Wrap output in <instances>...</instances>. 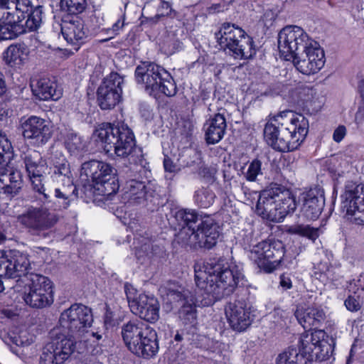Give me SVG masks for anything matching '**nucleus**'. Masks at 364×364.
I'll return each mask as SVG.
<instances>
[{"label":"nucleus","mask_w":364,"mask_h":364,"mask_svg":"<svg viewBox=\"0 0 364 364\" xmlns=\"http://www.w3.org/2000/svg\"><path fill=\"white\" fill-rule=\"evenodd\" d=\"M194 272V292L175 283L167 288V299L179 307V318L184 324L195 323L197 306H208L230 295L244 279L238 266H225L213 259L196 263Z\"/></svg>","instance_id":"1"},{"label":"nucleus","mask_w":364,"mask_h":364,"mask_svg":"<svg viewBox=\"0 0 364 364\" xmlns=\"http://www.w3.org/2000/svg\"><path fill=\"white\" fill-rule=\"evenodd\" d=\"M309 132V121L301 114L290 110L271 117L264 129L267 143L282 152L296 149Z\"/></svg>","instance_id":"2"},{"label":"nucleus","mask_w":364,"mask_h":364,"mask_svg":"<svg viewBox=\"0 0 364 364\" xmlns=\"http://www.w3.org/2000/svg\"><path fill=\"white\" fill-rule=\"evenodd\" d=\"M95 134L103 144L107 154L129 157L133 164L132 168L139 174L145 173L148 163L144 159L142 151L136 146L135 137L132 130L124 122L102 123L95 131Z\"/></svg>","instance_id":"3"},{"label":"nucleus","mask_w":364,"mask_h":364,"mask_svg":"<svg viewBox=\"0 0 364 364\" xmlns=\"http://www.w3.org/2000/svg\"><path fill=\"white\" fill-rule=\"evenodd\" d=\"M175 217L183 225L178 235V240L182 245L194 249H211L216 245L219 230L213 218L205 217L195 230L193 225L198 220L199 217L196 210L181 209L176 213Z\"/></svg>","instance_id":"4"},{"label":"nucleus","mask_w":364,"mask_h":364,"mask_svg":"<svg viewBox=\"0 0 364 364\" xmlns=\"http://www.w3.org/2000/svg\"><path fill=\"white\" fill-rule=\"evenodd\" d=\"M93 321L92 311L81 304H74L64 310L59 318V326L53 330H58L59 336L77 342H96L102 335L89 328Z\"/></svg>","instance_id":"5"},{"label":"nucleus","mask_w":364,"mask_h":364,"mask_svg":"<svg viewBox=\"0 0 364 364\" xmlns=\"http://www.w3.org/2000/svg\"><path fill=\"white\" fill-rule=\"evenodd\" d=\"M121 334L125 346L136 356L150 359L158 353L157 333L147 323L139 320L130 321L122 326Z\"/></svg>","instance_id":"6"},{"label":"nucleus","mask_w":364,"mask_h":364,"mask_svg":"<svg viewBox=\"0 0 364 364\" xmlns=\"http://www.w3.org/2000/svg\"><path fill=\"white\" fill-rule=\"evenodd\" d=\"M257 196L256 211L258 215L273 222H281L296 208L293 193L283 186H276L262 191Z\"/></svg>","instance_id":"7"},{"label":"nucleus","mask_w":364,"mask_h":364,"mask_svg":"<svg viewBox=\"0 0 364 364\" xmlns=\"http://www.w3.org/2000/svg\"><path fill=\"white\" fill-rule=\"evenodd\" d=\"M137 83L144 85L150 95L161 92L167 97L176 95L175 82L171 74L161 66L150 62H144L135 70Z\"/></svg>","instance_id":"8"},{"label":"nucleus","mask_w":364,"mask_h":364,"mask_svg":"<svg viewBox=\"0 0 364 364\" xmlns=\"http://www.w3.org/2000/svg\"><path fill=\"white\" fill-rule=\"evenodd\" d=\"M215 38L220 48L228 49L235 58L249 59L255 54L252 39L234 24L223 23Z\"/></svg>","instance_id":"9"},{"label":"nucleus","mask_w":364,"mask_h":364,"mask_svg":"<svg viewBox=\"0 0 364 364\" xmlns=\"http://www.w3.org/2000/svg\"><path fill=\"white\" fill-rule=\"evenodd\" d=\"M81 175L92 180V188L97 195L109 196L119 189L116 170L107 163L97 160L85 162L82 165Z\"/></svg>","instance_id":"10"},{"label":"nucleus","mask_w":364,"mask_h":364,"mask_svg":"<svg viewBox=\"0 0 364 364\" xmlns=\"http://www.w3.org/2000/svg\"><path fill=\"white\" fill-rule=\"evenodd\" d=\"M284 256L283 245L279 241L263 240L252 246L249 259L266 272H272L279 265Z\"/></svg>","instance_id":"11"},{"label":"nucleus","mask_w":364,"mask_h":364,"mask_svg":"<svg viewBox=\"0 0 364 364\" xmlns=\"http://www.w3.org/2000/svg\"><path fill=\"white\" fill-rule=\"evenodd\" d=\"M341 208L348 220L364 225V185L347 181L341 195Z\"/></svg>","instance_id":"12"},{"label":"nucleus","mask_w":364,"mask_h":364,"mask_svg":"<svg viewBox=\"0 0 364 364\" xmlns=\"http://www.w3.org/2000/svg\"><path fill=\"white\" fill-rule=\"evenodd\" d=\"M311 38L306 31L297 26H287L278 34V48L281 57L291 60L309 46Z\"/></svg>","instance_id":"13"},{"label":"nucleus","mask_w":364,"mask_h":364,"mask_svg":"<svg viewBox=\"0 0 364 364\" xmlns=\"http://www.w3.org/2000/svg\"><path fill=\"white\" fill-rule=\"evenodd\" d=\"M26 290L23 299L26 304L43 308L53 302V291L51 281L46 277L31 273L26 281Z\"/></svg>","instance_id":"14"},{"label":"nucleus","mask_w":364,"mask_h":364,"mask_svg":"<svg viewBox=\"0 0 364 364\" xmlns=\"http://www.w3.org/2000/svg\"><path fill=\"white\" fill-rule=\"evenodd\" d=\"M129 306L133 314L151 323L159 318V304L157 299L145 294H138L137 290L131 284L124 285Z\"/></svg>","instance_id":"15"},{"label":"nucleus","mask_w":364,"mask_h":364,"mask_svg":"<svg viewBox=\"0 0 364 364\" xmlns=\"http://www.w3.org/2000/svg\"><path fill=\"white\" fill-rule=\"evenodd\" d=\"M41 204V207H29L18 217V223L33 234L39 235L42 231L53 227L58 220L56 215L48 210L47 205Z\"/></svg>","instance_id":"16"},{"label":"nucleus","mask_w":364,"mask_h":364,"mask_svg":"<svg viewBox=\"0 0 364 364\" xmlns=\"http://www.w3.org/2000/svg\"><path fill=\"white\" fill-rule=\"evenodd\" d=\"M51 342L43 348L40 364H63L74 352L73 341L59 336L58 330L50 332Z\"/></svg>","instance_id":"17"},{"label":"nucleus","mask_w":364,"mask_h":364,"mask_svg":"<svg viewBox=\"0 0 364 364\" xmlns=\"http://www.w3.org/2000/svg\"><path fill=\"white\" fill-rule=\"evenodd\" d=\"M291 60L297 70L307 75L317 73L326 62L324 51L316 41H311L309 46Z\"/></svg>","instance_id":"18"},{"label":"nucleus","mask_w":364,"mask_h":364,"mask_svg":"<svg viewBox=\"0 0 364 364\" xmlns=\"http://www.w3.org/2000/svg\"><path fill=\"white\" fill-rule=\"evenodd\" d=\"M124 78L117 73H110L97 89V102L102 109H111L120 101Z\"/></svg>","instance_id":"19"},{"label":"nucleus","mask_w":364,"mask_h":364,"mask_svg":"<svg viewBox=\"0 0 364 364\" xmlns=\"http://www.w3.org/2000/svg\"><path fill=\"white\" fill-rule=\"evenodd\" d=\"M21 129L23 137L38 146L46 144L51 137L49 123L37 116L21 119Z\"/></svg>","instance_id":"20"},{"label":"nucleus","mask_w":364,"mask_h":364,"mask_svg":"<svg viewBox=\"0 0 364 364\" xmlns=\"http://www.w3.org/2000/svg\"><path fill=\"white\" fill-rule=\"evenodd\" d=\"M61 33L67 43L77 50L80 46L85 43L89 31L83 21L75 16L63 20Z\"/></svg>","instance_id":"21"},{"label":"nucleus","mask_w":364,"mask_h":364,"mask_svg":"<svg viewBox=\"0 0 364 364\" xmlns=\"http://www.w3.org/2000/svg\"><path fill=\"white\" fill-rule=\"evenodd\" d=\"M225 311L230 326L237 332L245 331L253 321L250 309L242 301L230 302L226 305Z\"/></svg>","instance_id":"22"},{"label":"nucleus","mask_w":364,"mask_h":364,"mask_svg":"<svg viewBox=\"0 0 364 364\" xmlns=\"http://www.w3.org/2000/svg\"><path fill=\"white\" fill-rule=\"evenodd\" d=\"M131 215L129 214L128 218L124 216L123 223L127 225L133 233L136 234L133 243L135 255L137 259L143 263L146 258H149L154 253V249L151 245V239L141 233L142 230L139 218L136 217L132 218Z\"/></svg>","instance_id":"23"},{"label":"nucleus","mask_w":364,"mask_h":364,"mask_svg":"<svg viewBox=\"0 0 364 364\" xmlns=\"http://www.w3.org/2000/svg\"><path fill=\"white\" fill-rule=\"evenodd\" d=\"M131 215L129 214L128 218L124 216L123 223L127 225L133 233L136 234L133 243L135 255L137 259L143 263L146 258H149L154 253V249L151 245V239L141 233L142 230L139 218L136 217L132 218Z\"/></svg>","instance_id":"24"},{"label":"nucleus","mask_w":364,"mask_h":364,"mask_svg":"<svg viewBox=\"0 0 364 364\" xmlns=\"http://www.w3.org/2000/svg\"><path fill=\"white\" fill-rule=\"evenodd\" d=\"M31 9L30 0H0V23H19Z\"/></svg>","instance_id":"25"},{"label":"nucleus","mask_w":364,"mask_h":364,"mask_svg":"<svg viewBox=\"0 0 364 364\" xmlns=\"http://www.w3.org/2000/svg\"><path fill=\"white\" fill-rule=\"evenodd\" d=\"M302 201L301 215L307 220H316L324 207L323 192L317 188L311 189L303 193Z\"/></svg>","instance_id":"26"},{"label":"nucleus","mask_w":364,"mask_h":364,"mask_svg":"<svg viewBox=\"0 0 364 364\" xmlns=\"http://www.w3.org/2000/svg\"><path fill=\"white\" fill-rule=\"evenodd\" d=\"M6 255L8 263L11 266L9 277L16 278L23 276L25 282L28 280V277L31 274L28 272L30 267L28 255L16 250H11L6 252Z\"/></svg>","instance_id":"27"},{"label":"nucleus","mask_w":364,"mask_h":364,"mask_svg":"<svg viewBox=\"0 0 364 364\" xmlns=\"http://www.w3.org/2000/svg\"><path fill=\"white\" fill-rule=\"evenodd\" d=\"M302 350L311 356V360L314 356L319 361L327 360L329 356L331 346L326 342L319 341L316 335L311 333L309 337L306 335L301 341Z\"/></svg>","instance_id":"28"},{"label":"nucleus","mask_w":364,"mask_h":364,"mask_svg":"<svg viewBox=\"0 0 364 364\" xmlns=\"http://www.w3.org/2000/svg\"><path fill=\"white\" fill-rule=\"evenodd\" d=\"M227 124L223 114H215L204 124L205 140L209 144L218 143L224 136Z\"/></svg>","instance_id":"29"},{"label":"nucleus","mask_w":364,"mask_h":364,"mask_svg":"<svg viewBox=\"0 0 364 364\" xmlns=\"http://www.w3.org/2000/svg\"><path fill=\"white\" fill-rule=\"evenodd\" d=\"M295 316L304 329H312L318 328L324 320L325 313L321 309L315 306L297 308Z\"/></svg>","instance_id":"30"},{"label":"nucleus","mask_w":364,"mask_h":364,"mask_svg":"<svg viewBox=\"0 0 364 364\" xmlns=\"http://www.w3.org/2000/svg\"><path fill=\"white\" fill-rule=\"evenodd\" d=\"M33 95L40 100H57L61 96L60 90H58L56 83L47 77H43L31 84Z\"/></svg>","instance_id":"31"},{"label":"nucleus","mask_w":364,"mask_h":364,"mask_svg":"<svg viewBox=\"0 0 364 364\" xmlns=\"http://www.w3.org/2000/svg\"><path fill=\"white\" fill-rule=\"evenodd\" d=\"M21 188V176L18 171L0 168V193L14 196Z\"/></svg>","instance_id":"32"},{"label":"nucleus","mask_w":364,"mask_h":364,"mask_svg":"<svg viewBox=\"0 0 364 364\" xmlns=\"http://www.w3.org/2000/svg\"><path fill=\"white\" fill-rule=\"evenodd\" d=\"M276 364H311V358L301 346L300 350L289 348L278 355Z\"/></svg>","instance_id":"33"},{"label":"nucleus","mask_w":364,"mask_h":364,"mask_svg":"<svg viewBox=\"0 0 364 364\" xmlns=\"http://www.w3.org/2000/svg\"><path fill=\"white\" fill-rule=\"evenodd\" d=\"M147 187L144 182L131 179L126 182L124 186V198L130 203H140L141 200L147 198Z\"/></svg>","instance_id":"34"},{"label":"nucleus","mask_w":364,"mask_h":364,"mask_svg":"<svg viewBox=\"0 0 364 364\" xmlns=\"http://www.w3.org/2000/svg\"><path fill=\"white\" fill-rule=\"evenodd\" d=\"M23 161L28 176L46 173L47 165L37 151H31L24 154Z\"/></svg>","instance_id":"35"},{"label":"nucleus","mask_w":364,"mask_h":364,"mask_svg":"<svg viewBox=\"0 0 364 364\" xmlns=\"http://www.w3.org/2000/svg\"><path fill=\"white\" fill-rule=\"evenodd\" d=\"M27 58V51L24 46L11 45L4 53V60L11 67H19Z\"/></svg>","instance_id":"36"},{"label":"nucleus","mask_w":364,"mask_h":364,"mask_svg":"<svg viewBox=\"0 0 364 364\" xmlns=\"http://www.w3.org/2000/svg\"><path fill=\"white\" fill-rule=\"evenodd\" d=\"M33 191L36 193V200L43 205H48L50 196L46 193L44 186L46 173L33 174L28 176Z\"/></svg>","instance_id":"37"},{"label":"nucleus","mask_w":364,"mask_h":364,"mask_svg":"<svg viewBox=\"0 0 364 364\" xmlns=\"http://www.w3.org/2000/svg\"><path fill=\"white\" fill-rule=\"evenodd\" d=\"M55 196L63 200L61 206L65 209L70 206L71 200L78 196V189L74 186L73 182H71L70 185L62 183L61 188L55 189Z\"/></svg>","instance_id":"38"},{"label":"nucleus","mask_w":364,"mask_h":364,"mask_svg":"<svg viewBox=\"0 0 364 364\" xmlns=\"http://www.w3.org/2000/svg\"><path fill=\"white\" fill-rule=\"evenodd\" d=\"M53 177L55 180L61 183L68 185L73 182L70 166L65 159H62L59 162L54 164Z\"/></svg>","instance_id":"39"},{"label":"nucleus","mask_w":364,"mask_h":364,"mask_svg":"<svg viewBox=\"0 0 364 364\" xmlns=\"http://www.w3.org/2000/svg\"><path fill=\"white\" fill-rule=\"evenodd\" d=\"M216 196L215 193L208 188H200L195 191L193 200L199 207L207 208L212 205Z\"/></svg>","instance_id":"40"},{"label":"nucleus","mask_w":364,"mask_h":364,"mask_svg":"<svg viewBox=\"0 0 364 364\" xmlns=\"http://www.w3.org/2000/svg\"><path fill=\"white\" fill-rule=\"evenodd\" d=\"M28 17L25 23V31H33L37 30L43 22L42 6L32 9L26 14Z\"/></svg>","instance_id":"41"},{"label":"nucleus","mask_w":364,"mask_h":364,"mask_svg":"<svg viewBox=\"0 0 364 364\" xmlns=\"http://www.w3.org/2000/svg\"><path fill=\"white\" fill-rule=\"evenodd\" d=\"M289 232L305 237L314 242L319 236V229L309 225H296L289 228Z\"/></svg>","instance_id":"42"},{"label":"nucleus","mask_w":364,"mask_h":364,"mask_svg":"<svg viewBox=\"0 0 364 364\" xmlns=\"http://www.w3.org/2000/svg\"><path fill=\"white\" fill-rule=\"evenodd\" d=\"M86 0H61V9L70 14L77 15L86 8Z\"/></svg>","instance_id":"43"},{"label":"nucleus","mask_w":364,"mask_h":364,"mask_svg":"<svg viewBox=\"0 0 364 364\" xmlns=\"http://www.w3.org/2000/svg\"><path fill=\"white\" fill-rule=\"evenodd\" d=\"M65 144L67 149L71 154H76L82 151L85 147V142L84 140L75 133L68 134Z\"/></svg>","instance_id":"44"},{"label":"nucleus","mask_w":364,"mask_h":364,"mask_svg":"<svg viewBox=\"0 0 364 364\" xmlns=\"http://www.w3.org/2000/svg\"><path fill=\"white\" fill-rule=\"evenodd\" d=\"M18 23H0V41L11 40L17 36L15 31Z\"/></svg>","instance_id":"45"},{"label":"nucleus","mask_w":364,"mask_h":364,"mask_svg":"<svg viewBox=\"0 0 364 364\" xmlns=\"http://www.w3.org/2000/svg\"><path fill=\"white\" fill-rule=\"evenodd\" d=\"M346 289L348 294L364 296V279H353L348 283Z\"/></svg>","instance_id":"46"},{"label":"nucleus","mask_w":364,"mask_h":364,"mask_svg":"<svg viewBox=\"0 0 364 364\" xmlns=\"http://www.w3.org/2000/svg\"><path fill=\"white\" fill-rule=\"evenodd\" d=\"M262 163L259 160L252 161L245 173V178L249 181H255L258 175L262 174Z\"/></svg>","instance_id":"47"},{"label":"nucleus","mask_w":364,"mask_h":364,"mask_svg":"<svg viewBox=\"0 0 364 364\" xmlns=\"http://www.w3.org/2000/svg\"><path fill=\"white\" fill-rule=\"evenodd\" d=\"M364 296H353L348 294V298L345 300L344 304L346 309L350 311H358L361 308V304Z\"/></svg>","instance_id":"48"},{"label":"nucleus","mask_w":364,"mask_h":364,"mask_svg":"<svg viewBox=\"0 0 364 364\" xmlns=\"http://www.w3.org/2000/svg\"><path fill=\"white\" fill-rule=\"evenodd\" d=\"M6 254L4 257H0V278L4 277L10 278L9 272H11V266H9Z\"/></svg>","instance_id":"49"},{"label":"nucleus","mask_w":364,"mask_h":364,"mask_svg":"<svg viewBox=\"0 0 364 364\" xmlns=\"http://www.w3.org/2000/svg\"><path fill=\"white\" fill-rule=\"evenodd\" d=\"M12 149L11 142L8 140L6 135L0 131V156L4 153H8Z\"/></svg>","instance_id":"50"},{"label":"nucleus","mask_w":364,"mask_h":364,"mask_svg":"<svg viewBox=\"0 0 364 364\" xmlns=\"http://www.w3.org/2000/svg\"><path fill=\"white\" fill-rule=\"evenodd\" d=\"M171 6L169 2L162 1L157 10V16H168L171 12Z\"/></svg>","instance_id":"51"},{"label":"nucleus","mask_w":364,"mask_h":364,"mask_svg":"<svg viewBox=\"0 0 364 364\" xmlns=\"http://www.w3.org/2000/svg\"><path fill=\"white\" fill-rule=\"evenodd\" d=\"M299 97L302 101H307L309 100V95H313V90L307 86H302L298 89Z\"/></svg>","instance_id":"52"},{"label":"nucleus","mask_w":364,"mask_h":364,"mask_svg":"<svg viewBox=\"0 0 364 364\" xmlns=\"http://www.w3.org/2000/svg\"><path fill=\"white\" fill-rule=\"evenodd\" d=\"M346 134V129L344 126H339L337 127L333 134V139L336 142H340L343 140L344 136Z\"/></svg>","instance_id":"53"},{"label":"nucleus","mask_w":364,"mask_h":364,"mask_svg":"<svg viewBox=\"0 0 364 364\" xmlns=\"http://www.w3.org/2000/svg\"><path fill=\"white\" fill-rule=\"evenodd\" d=\"M124 26V20L118 19L113 25L111 28L108 29V32H111L112 36H115L119 33V30Z\"/></svg>","instance_id":"54"},{"label":"nucleus","mask_w":364,"mask_h":364,"mask_svg":"<svg viewBox=\"0 0 364 364\" xmlns=\"http://www.w3.org/2000/svg\"><path fill=\"white\" fill-rule=\"evenodd\" d=\"M8 114L7 105L2 95H0V120H2Z\"/></svg>","instance_id":"55"},{"label":"nucleus","mask_w":364,"mask_h":364,"mask_svg":"<svg viewBox=\"0 0 364 364\" xmlns=\"http://www.w3.org/2000/svg\"><path fill=\"white\" fill-rule=\"evenodd\" d=\"M164 166L166 171L172 173L176 171V166L170 159H164Z\"/></svg>","instance_id":"56"},{"label":"nucleus","mask_w":364,"mask_h":364,"mask_svg":"<svg viewBox=\"0 0 364 364\" xmlns=\"http://www.w3.org/2000/svg\"><path fill=\"white\" fill-rule=\"evenodd\" d=\"M280 284L282 287L288 289L291 287V281L290 278L285 276L281 277Z\"/></svg>","instance_id":"57"},{"label":"nucleus","mask_w":364,"mask_h":364,"mask_svg":"<svg viewBox=\"0 0 364 364\" xmlns=\"http://www.w3.org/2000/svg\"><path fill=\"white\" fill-rule=\"evenodd\" d=\"M355 120L358 123H360L364 120V102L363 105L359 107V109L356 113Z\"/></svg>","instance_id":"58"},{"label":"nucleus","mask_w":364,"mask_h":364,"mask_svg":"<svg viewBox=\"0 0 364 364\" xmlns=\"http://www.w3.org/2000/svg\"><path fill=\"white\" fill-rule=\"evenodd\" d=\"M6 91V82L4 79V75L0 72V95H3Z\"/></svg>","instance_id":"59"},{"label":"nucleus","mask_w":364,"mask_h":364,"mask_svg":"<svg viewBox=\"0 0 364 364\" xmlns=\"http://www.w3.org/2000/svg\"><path fill=\"white\" fill-rule=\"evenodd\" d=\"M326 277H327V279L329 280L332 281L334 279V278L333 277V274H332V269H328L327 273H326Z\"/></svg>","instance_id":"60"},{"label":"nucleus","mask_w":364,"mask_h":364,"mask_svg":"<svg viewBox=\"0 0 364 364\" xmlns=\"http://www.w3.org/2000/svg\"><path fill=\"white\" fill-rule=\"evenodd\" d=\"M174 340L176 341H181L183 340V337H182V336L180 333H177L175 335Z\"/></svg>","instance_id":"61"},{"label":"nucleus","mask_w":364,"mask_h":364,"mask_svg":"<svg viewBox=\"0 0 364 364\" xmlns=\"http://www.w3.org/2000/svg\"><path fill=\"white\" fill-rule=\"evenodd\" d=\"M5 255V253H4L2 251L0 250V257H4Z\"/></svg>","instance_id":"62"},{"label":"nucleus","mask_w":364,"mask_h":364,"mask_svg":"<svg viewBox=\"0 0 364 364\" xmlns=\"http://www.w3.org/2000/svg\"><path fill=\"white\" fill-rule=\"evenodd\" d=\"M352 353H353V349L350 350V357H351L352 355Z\"/></svg>","instance_id":"63"}]
</instances>
